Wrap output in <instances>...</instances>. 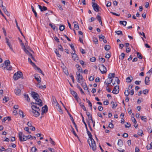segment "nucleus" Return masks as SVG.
I'll list each match as a JSON object with an SVG mask.
<instances>
[{
  "instance_id": "dca6fc26",
  "label": "nucleus",
  "mask_w": 152,
  "mask_h": 152,
  "mask_svg": "<svg viewBox=\"0 0 152 152\" xmlns=\"http://www.w3.org/2000/svg\"><path fill=\"white\" fill-rule=\"evenodd\" d=\"M38 7L39 9L41 11H44L47 10V8L46 7L43 6L42 7L41 6L39 5H38Z\"/></svg>"
},
{
  "instance_id": "1a4fd4ad",
  "label": "nucleus",
  "mask_w": 152,
  "mask_h": 152,
  "mask_svg": "<svg viewBox=\"0 0 152 152\" xmlns=\"http://www.w3.org/2000/svg\"><path fill=\"white\" fill-rule=\"evenodd\" d=\"M92 7L94 10L96 12H98L99 11V6L96 3L94 2H92Z\"/></svg>"
},
{
  "instance_id": "c9c22d12",
  "label": "nucleus",
  "mask_w": 152,
  "mask_h": 152,
  "mask_svg": "<svg viewBox=\"0 0 152 152\" xmlns=\"http://www.w3.org/2000/svg\"><path fill=\"white\" fill-rule=\"evenodd\" d=\"M119 23L120 24L125 26L127 22L126 21H120Z\"/></svg>"
},
{
  "instance_id": "2eb2a0df",
  "label": "nucleus",
  "mask_w": 152,
  "mask_h": 152,
  "mask_svg": "<svg viewBox=\"0 0 152 152\" xmlns=\"http://www.w3.org/2000/svg\"><path fill=\"white\" fill-rule=\"evenodd\" d=\"M39 110H33L32 113L34 114V115L35 117H38L40 115L39 111Z\"/></svg>"
},
{
  "instance_id": "c85d7f7f",
  "label": "nucleus",
  "mask_w": 152,
  "mask_h": 152,
  "mask_svg": "<svg viewBox=\"0 0 152 152\" xmlns=\"http://www.w3.org/2000/svg\"><path fill=\"white\" fill-rule=\"evenodd\" d=\"M93 41L95 44H98V41L97 39L95 37H93Z\"/></svg>"
},
{
  "instance_id": "39448f33",
  "label": "nucleus",
  "mask_w": 152,
  "mask_h": 152,
  "mask_svg": "<svg viewBox=\"0 0 152 152\" xmlns=\"http://www.w3.org/2000/svg\"><path fill=\"white\" fill-rule=\"evenodd\" d=\"M22 77V72L20 71H18L17 72L15 73L13 76V78L14 80H17Z\"/></svg>"
},
{
  "instance_id": "72a5a7b5",
  "label": "nucleus",
  "mask_w": 152,
  "mask_h": 152,
  "mask_svg": "<svg viewBox=\"0 0 152 152\" xmlns=\"http://www.w3.org/2000/svg\"><path fill=\"white\" fill-rule=\"evenodd\" d=\"M132 77H128L126 79V82L128 83H130L131 82V81L132 80Z\"/></svg>"
},
{
  "instance_id": "473e14b6",
  "label": "nucleus",
  "mask_w": 152,
  "mask_h": 152,
  "mask_svg": "<svg viewBox=\"0 0 152 152\" xmlns=\"http://www.w3.org/2000/svg\"><path fill=\"white\" fill-rule=\"evenodd\" d=\"M34 67H35V68H37L39 72L41 73L43 75H44V74L43 73L42 70L40 68L38 67L36 65V66H34Z\"/></svg>"
},
{
  "instance_id": "4c0bfd02",
  "label": "nucleus",
  "mask_w": 152,
  "mask_h": 152,
  "mask_svg": "<svg viewBox=\"0 0 152 152\" xmlns=\"http://www.w3.org/2000/svg\"><path fill=\"white\" fill-rule=\"evenodd\" d=\"M115 33L117 34V35H123V33L121 31H115Z\"/></svg>"
},
{
  "instance_id": "774afa93",
  "label": "nucleus",
  "mask_w": 152,
  "mask_h": 152,
  "mask_svg": "<svg viewBox=\"0 0 152 152\" xmlns=\"http://www.w3.org/2000/svg\"><path fill=\"white\" fill-rule=\"evenodd\" d=\"M24 130L26 131L28 133H30L31 132L29 131V129L28 127H26L24 128Z\"/></svg>"
},
{
  "instance_id": "aec40b11",
  "label": "nucleus",
  "mask_w": 152,
  "mask_h": 152,
  "mask_svg": "<svg viewBox=\"0 0 152 152\" xmlns=\"http://www.w3.org/2000/svg\"><path fill=\"white\" fill-rule=\"evenodd\" d=\"M75 67L78 70L77 72H82V69L81 67L78 64H77L75 65Z\"/></svg>"
},
{
  "instance_id": "4d7b16f0",
  "label": "nucleus",
  "mask_w": 152,
  "mask_h": 152,
  "mask_svg": "<svg viewBox=\"0 0 152 152\" xmlns=\"http://www.w3.org/2000/svg\"><path fill=\"white\" fill-rule=\"evenodd\" d=\"M55 53L56 54L57 56L59 57H60L61 56V55L59 53L58 51H57V49L55 51Z\"/></svg>"
},
{
  "instance_id": "e2e57ef3",
  "label": "nucleus",
  "mask_w": 152,
  "mask_h": 152,
  "mask_svg": "<svg viewBox=\"0 0 152 152\" xmlns=\"http://www.w3.org/2000/svg\"><path fill=\"white\" fill-rule=\"evenodd\" d=\"M90 61H91V62H94L96 60V59L95 57H93L91 58H90Z\"/></svg>"
},
{
  "instance_id": "c756f323",
  "label": "nucleus",
  "mask_w": 152,
  "mask_h": 152,
  "mask_svg": "<svg viewBox=\"0 0 152 152\" xmlns=\"http://www.w3.org/2000/svg\"><path fill=\"white\" fill-rule=\"evenodd\" d=\"M86 101L88 103V104L89 106L91 107V110H92V105L91 103L90 102V101L87 99H86Z\"/></svg>"
},
{
  "instance_id": "338daca9",
  "label": "nucleus",
  "mask_w": 152,
  "mask_h": 152,
  "mask_svg": "<svg viewBox=\"0 0 152 152\" xmlns=\"http://www.w3.org/2000/svg\"><path fill=\"white\" fill-rule=\"evenodd\" d=\"M2 29L3 30V32L4 35L5 36H7V33H6V31L5 28H2Z\"/></svg>"
},
{
  "instance_id": "a878e982",
  "label": "nucleus",
  "mask_w": 152,
  "mask_h": 152,
  "mask_svg": "<svg viewBox=\"0 0 152 152\" xmlns=\"http://www.w3.org/2000/svg\"><path fill=\"white\" fill-rule=\"evenodd\" d=\"M34 78L37 81L38 83H40L41 82V80L38 78V75L36 74L35 75Z\"/></svg>"
},
{
  "instance_id": "8fccbe9b",
  "label": "nucleus",
  "mask_w": 152,
  "mask_h": 152,
  "mask_svg": "<svg viewBox=\"0 0 152 152\" xmlns=\"http://www.w3.org/2000/svg\"><path fill=\"white\" fill-rule=\"evenodd\" d=\"M65 28V26L64 25H61L60 26L59 29L61 31H63Z\"/></svg>"
},
{
  "instance_id": "9d476101",
  "label": "nucleus",
  "mask_w": 152,
  "mask_h": 152,
  "mask_svg": "<svg viewBox=\"0 0 152 152\" xmlns=\"http://www.w3.org/2000/svg\"><path fill=\"white\" fill-rule=\"evenodd\" d=\"M119 92V86H115L114 88L112 91V93L115 94H117Z\"/></svg>"
},
{
  "instance_id": "f257e3e1",
  "label": "nucleus",
  "mask_w": 152,
  "mask_h": 152,
  "mask_svg": "<svg viewBox=\"0 0 152 152\" xmlns=\"http://www.w3.org/2000/svg\"><path fill=\"white\" fill-rule=\"evenodd\" d=\"M87 133L89 136V139L88 140V142L91 147L94 151L96 150V145L95 141L92 138V135L91 133L88 130V128L86 129Z\"/></svg>"
},
{
  "instance_id": "a19ab883",
  "label": "nucleus",
  "mask_w": 152,
  "mask_h": 152,
  "mask_svg": "<svg viewBox=\"0 0 152 152\" xmlns=\"http://www.w3.org/2000/svg\"><path fill=\"white\" fill-rule=\"evenodd\" d=\"M24 96V98L26 99L28 102H29L30 101V99L29 98L28 96V94H25Z\"/></svg>"
},
{
  "instance_id": "412c9836",
  "label": "nucleus",
  "mask_w": 152,
  "mask_h": 152,
  "mask_svg": "<svg viewBox=\"0 0 152 152\" xmlns=\"http://www.w3.org/2000/svg\"><path fill=\"white\" fill-rule=\"evenodd\" d=\"M15 22L16 23V26L18 28V29L19 30V31L20 32L21 34L22 35V36H23V37L24 38L25 37L23 35V33H22V31H21V30L20 29V28L19 27L18 25V23L17 22V21L16 20H15Z\"/></svg>"
},
{
  "instance_id": "bb28decb",
  "label": "nucleus",
  "mask_w": 152,
  "mask_h": 152,
  "mask_svg": "<svg viewBox=\"0 0 152 152\" xmlns=\"http://www.w3.org/2000/svg\"><path fill=\"white\" fill-rule=\"evenodd\" d=\"M80 106L81 108L83 110L85 111H86V107H85L84 103L80 102Z\"/></svg>"
},
{
  "instance_id": "09e8293b",
  "label": "nucleus",
  "mask_w": 152,
  "mask_h": 152,
  "mask_svg": "<svg viewBox=\"0 0 152 152\" xmlns=\"http://www.w3.org/2000/svg\"><path fill=\"white\" fill-rule=\"evenodd\" d=\"M82 82H81V85L83 88L85 87V86H87L86 83L83 82V81H82Z\"/></svg>"
},
{
  "instance_id": "5fc2aeb1",
  "label": "nucleus",
  "mask_w": 152,
  "mask_h": 152,
  "mask_svg": "<svg viewBox=\"0 0 152 152\" xmlns=\"http://www.w3.org/2000/svg\"><path fill=\"white\" fill-rule=\"evenodd\" d=\"M124 94L125 95V96H127L129 94V91L128 90H125V91L124 92Z\"/></svg>"
},
{
  "instance_id": "f704fd0d",
  "label": "nucleus",
  "mask_w": 152,
  "mask_h": 152,
  "mask_svg": "<svg viewBox=\"0 0 152 152\" xmlns=\"http://www.w3.org/2000/svg\"><path fill=\"white\" fill-rule=\"evenodd\" d=\"M99 61L100 62L104 63L105 62V60L104 58H99Z\"/></svg>"
},
{
  "instance_id": "f3484780",
  "label": "nucleus",
  "mask_w": 152,
  "mask_h": 152,
  "mask_svg": "<svg viewBox=\"0 0 152 152\" xmlns=\"http://www.w3.org/2000/svg\"><path fill=\"white\" fill-rule=\"evenodd\" d=\"M145 81V84L146 85H148L149 84L150 81L149 77L147 76L146 77Z\"/></svg>"
},
{
  "instance_id": "7ed1b4c3",
  "label": "nucleus",
  "mask_w": 152,
  "mask_h": 152,
  "mask_svg": "<svg viewBox=\"0 0 152 152\" xmlns=\"http://www.w3.org/2000/svg\"><path fill=\"white\" fill-rule=\"evenodd\" d=\"M10 64V62L9 60H7L5 61L4 63L1 64V67L3 68H3L4 69L11 70L12 69V67Z\"/></svg>"
},
{
  "instance_id": "58836bf2",
  "label": "nucleus",
  "mask_w": 152,
  "mask_h": 152,
  "mask_svg": "<svg viewBox=\"0 0 152 152\" xmlns=\"http://www.w3.org/2000/svg\"><path fill=\"white\" fill-rule=\"evenodd\" d=\"M77 88L80 90V91L81 92V94H84V93L82 89L79 86L78 84H77Z\"/></svg>"
},
{
  "instance_id": "7c9ffc66",
  "label": "nucleus",
  "mask_w": 152,
  "mask_h": 152,
  "mask_svg": "<svg viewBox=\"0 0 152 152\" xmlns=\"http://www.w3.org/2000/svg\"><path fill=\"white\" fill-rule=\"evenodd\" d=\"M49 25L51 26V28L54 30H57L58 28L57 27L55 26H53L52 24L50 23Z\"/></svg>"
},
{
  "instance_id": "6e6552de",
  "label": "nucleus",
  "mask_w": 152,
  "mask_h": 152,
  "mask_svg": "<svg viewBox=\"0 0 152 152\" xmlns=\"http://www.w3.org/2000/svg\"><path fill=\"white\" fill-rule=\"evenodd\" d=\"M31 104L32 105L31 108L33 110H40L39 107L37 106V104H38L37 103L32 102Z\"/></svg>"
},
{
  "instance_id": "a211bd4d",
  "label": "nucleus",
  "mask_w": 152,
  "mask_h": 152,
  "mask_svg": "<svg viewBox=\"0 0 152 152\" xmlns=\"http://www.w3.org/2000/svg\"><path fill=\"white\" fill-rule=\"evenodd\" d=\"M71 93L73 96L76 99H77L78 98L77 96V94L76 92L74 91H71Z\"/></svg>"
},
{
  "instance_id": "4468645a",
  "label": "nucleus",
  "mask_w": 152,
  "mask_h": 152,
  "mask_svg": "<svg viewBox=\"0 0 152 152\" xmlns=\"http://www.w3.org/2000/svg\"><path fill=\"white\" fill-rule=\"evenodd\" d=\"M15 93L17 95H19L21 94V90L18 88H16L15 90Z\"/></svg>"
},
{
  "instance_id": "680f3d73",
  "label": "nucleus",
  "mask_w": 152,
  "mask_h": 152,
  "mask_svg": "<svg viewBox=\"0 0 152 152\" xmlns=\"http://www.w3.org/2000/svg\"><path fill=\"white\" fill-rule=\"evenodd\" d=\"M74 27L77 30L79 28V26L77 23L76 24H74Z\"/></svg>"
},
{
  "instance_id": "ea45409f",
  "label": "nucleus",
  "mask_w": 152,
  "mask_h": 152,
  "mask_svg": "<svg viewBox=\"0 0 152 152\" xmlns=\"http://www.w3.org/2000/svg\"><path fill=\"white\" fill-rule=\"evenodd\" d=\"M9 97L5 96L3 99V102H6L9 100Z\"/></svg>"
},
{
  "instance_id": "c03bdc74",
  "label": "nucleus",
  "mask_w": 152,
  "mask_h": 152,
  "mask_svg": "<svg viewBox=\"0 0 152 152\" xmlns=\"http://www.w3.org/2000/svg\"><path fill=\"white\" fill-rule=\"evenodd\" d=\"M110 48V46L109 45H106L104 47V49L106 50H109Z\"/></svg>"
},
{
  "instance_id": "0eeeda50",
  "label": "nucleus",
  "mask_w": 152,
  "mask_h": 152,
  "mask_svg": "<svg viewBox=\"0 0 152 152\" xmlns=\"http://www.w3.org/2000/svg\"><path fill=\"white\" fill-rule=\"evenodd\" d=\"M99 69L102 74L106 73L107 72L106 68L103 64L99 65Z\"/></svg>"
},
{
  "instance_id": "6ab92c4d",
  "label": "nucleus",
  "mask_w": 152,
  "mask_h": 152,
  "mask_svg": "<svg viewBox=\"0 0 152 152\" xmlns=\"http://www.w3.org/2000/svg\"><path fill=\"white\" fill-rule=\"evenodd\" d=\"M113 81V79H107L104 82V83L108 85L111 83Z\"/></svg>"
},
{
  "instance_id": "052dcab7",
  "label": "nucleus",
  "mask_w": 152,
  "mask_h": 152,
  "mask_svg": "<svg viewBox=\"0 0 152 152\" xmlns=\"http://www.w3.org/2000/svg\"><path fill=\"white\" fill-rule=\"evenodd\" d=\"M148 132L151 133L152 132V127L150 126L148 127Z\"/></svg>"
},
{
  "instance_id": "f03ea898",
  "label": "nucleus",
  "mask_w": 152,
  "mask_h": 152,
  "mask_svg": "<svg viewBox=\"0 0 152 152\" xmlns=\"http://www.w3.org/2000/svg\"><path fill=\"white\" fill-rule=\"evenodd\" d=\"M31 95L33 98L35 100L36 102L39 106H42V103L41 100L38 99L39 95L38 94L34 91L31 92Z\"/></svg>"
},
{
  "instance_id": "49530a36",
  "label": "nucleus",
  "mask_w": 152,
  "mask_h": 152,
  "mask_svg": "<svg viewBox=\"0 0 152 152\" xmlns=\"http://www.w3.org/2000/svg\"><path fill=\"white\" fill-rule=\"evenodd\" d=\"M19 113L20 115H22V118H23L25 116V114H23V112L21 110H20L19 112Z\"/></svg>"
},
{
  "instance_id": "4be33fe9",
  "label": "nucleus",
  "mask_w": 152,
  "mask_h": 152,
  "mask_svg": "<svg viewBox=\"0 0 152 152\" xmlns=\"http://www.w3.org/2000/svg\"><path fill=\"white\" fill-rule=\"evenodd\" d=\"M118 145L121 147L123 145V142L122 140L121 139H119L118 140Z\"/></svg>"
},
{
  "instance_id": "bf43d9fd",
  "label": "nucleus",
  "mask_w": 152,
  "mask_h": 152,
  "mask_svg": "<svg viewBox=\"0 0 152 152\" xmlns=\"http://www.w3.org/2000/svg\"><path fill=\"white\" fill-rule=\"evenodd\" d=\"M148 91H149V90L148 89H145V90H144L143 91L142 93L146 95L148 93Z\"/></svg>"
},
{
  "instance_id": "13d9d810",
  "label": "nucleus",
  "mask_w": 152,
  "mask_h": 152,
  "mask_svg": "<svg viewBox=\"0 0 152 152\" xmlns=\"http://www.w3.org/2000/svg\"><path fill=\"white\" fill-rule=\"evenodd\" d=\"M96 19L98 20L99 22L102 21L101 17L98 15L96 16Z\"/></svg>"
},
{
  "instance_id": "de8ad7c7",
  "label": "nucleus",
  "mask_w": 152,
  "mask_h": 152,
  "mask_svg": "<svg viewBox=\"0 0 152 152\" xmlns=\"http://www.w3.org/2000/svg\"><path fill=\"white\" fill-rule=\"evenodd\" d=\"M80 63L81 64L83 67H85L86 66V64H84V61L82 60H80L79 61Z\"/></svg>"
},
{
  "instance_id": "864d4df0",
  "label": "nucleus",
  "mask_w": 152,
  "mask_h": 152,
  "mask_svg": "<svg viewBox=\"0 0 152 152\" xmlns=\"http://www.w3.org/2000/svg\"><path fill=\"white\" fill-rule=\"evenodd\" d=\"M31 150L32 152H37V149L35 147H33L31 149Z\"/></svg>"
},
{
  "instance_id": "20e7f679",
  "label": "nucleus",
  "mask_w": 152,
  "mask_h": 152,
  "mask_svg": "<svg viewBox=\"0 0 152 152\" xmlns=\"http://www.w3.org/2000/svg\"><path fill=\"white\" fill-rule=\"evenodd\" d=\"M19 138L20 140L22 142L23 141H25L28 139H33V137L30 135H29L27 136H26L25 138H22L23 137V132H20L18 133Z\"/></svg>"
},
{
  "instance_id": "cd10ccee",
  "label": "nucleus",
  "mask_w": 152,
  "mask_h": 152,
  "mask_svg": "<svg viewBox=\"0 0 152 152\" xmlns=\"http://www.w3.org/2000/svg\"><path fill=\"white\" fill-rule=\"evenodd\" d=\"M56 106L58 107V108H57V109L58 110V111L62 113H63L62 111L61 108V106L59 105L58 103H57V104H56Z\"/></svg>"
},
{
  "instance_id": "2f4dec72",
  "label": "nucleus",
  "mask_w": 152,
  "mask_h": 152,
  "mask_svg": "<svg viewBox=\"0 0 152 152\" xmlns=\"http://www.w3.org/2000/svg\"><path fill=\"white\" fill-rule=\"evenodd\" d=\"M31 8L33 12H34L35 15V16L36 17H37V13L34 10V8L32 5L31 6Z\"/></svg>"
},
{
  "instance_id": "393cba45",
  "label": "nucleus",
  "mask_w": 152,
  "mask_h": 152,
  "mask_svg": "<svg viewBox=\"0 0 152 152\" xmlns=\"http://www.w3.org/2000/svg\"><path fill=\"white\" fill-rule=\"evenodd\" d=\"M115 74L114 73H111L109 74L108 77L109 79H112V77L114 78L115 77Z\"/></svg>"
},
{
  "instance_id": "423d86ee",
  "label": "nucleus",
  "mask_w": 152,
  "mask_h": 152,
  "mask_svg": "<svg viewBox=\"0 0 152 152\" xmlns=\"http://www.w3.org/2000/svg\"><path fill=\"white\" fill-rule=\"evenodd\" d=\"M76 74L77 77L76 80L78 82L81 83V82H82V81L84 80L83 76L81 74H80L79 72H77Z\"/></svg>"
},
{
  "instance_id": "5701e85b",
  "label": "nucleus",
  "mask_w": 152,
  "mask_h": 152,
  "mask_svg": "<svg viewBox=\"0 0 152 152\" xmlns=\"http://www.w3.org/2000/svg\"><path fill=\"white\" fill-rule=\"evenodd\" d=\"M23 50L29 56H31L32 55V54L26 48H23Z\"/></svg>"
},
{
  "instance_id": "b1692460",
  "label": "nucleus",
  "mask_w": 152,
  "mask_h": 152,
  "mask_svg": "<svg viewBox=\"0 0 152 152\" xmlns=\"http://www.w3.org/2000/svg\"><path fill=\"white\" fill-rule=\"evenodd\" d=\"M72 58L74 61H75L76 60H77L78 59V57H77V54L75 53L73 54Z\"/></svg>"
},
{
  "instance_id": "79ce46f5",
  "label": "nucleus",
  "mask_w": 152,
  "mask_h": 152,
  "mask_svg": "<svg viewBox=\"0 0 152 152\" xmlns=\"http://www.w3.org/2000/svg\"><path fill=\"white\" fill-rule=\"evenodd\" d=\"M137 134L138 135L140 136H142L143 134V132L142 131L141 129H139L137 132Z\"/></svg>"
},
{
  "instance_id": "9b49d317",
  "label": "nucleus",
  "mask_w": 152,
  "mask_h": 152,
  "mask_svg": "<svg viewBox=\"0 0 152 152\" xmlns=\"http://www.w3.org/2000/svg\"><path fill=\"white\" fill-rule=\"evenodd\" d=\"M48 107L46 105H45L42 108V115L44 113H46L48 111Z\"/></svg>"
},
{
  "instance_id": "69168bd1",
  "label": "nucleus",
  "mask_w": 152,
  "mask_h": 152,
  "mask_svg": "<svg viewBox=\"0 0 152 152\" xmlns=\"http://www.w3.org/2000/svg\"><path fill=\"white\" fill-rule=\"evenodd\" d=\"M58 48L59 50L61 51H63V49L62 47V46L61 45H58Z\"/></svg>"
},
{
  "instance_id": "a18cd8bd",
  "label": "nucleus",
  "mask_w": 152,
  "mask_h": 152,
  "mask_svg": "<svg viewBox=\"0 0 152 152\" xmlns=\"http://www.w3.org/2000/svg\"><path fill=\"white\" fill-rule=\"evenodd\" d=\"M137 57L138 58H139L140 59H142V57L141 55V54L139 52H137Z\"/></svg>"
},
{
  "instance_id": "ddd939ff",
  "label": "nucleus",
  "mask_w": 152,
  "mask_h": 152,
  "mask_svg": "<svg viewBox=\"0 0 152 152\" xmlns=\"http://www.w3.org/2000/svg\"><path fill=\"white\" fill-rule=\"evenodd\" d=\"M86 114L88 117V119L90 120H91L92 122H94V121L92 119V115L88 112H86Z\"/></svg>"
},
{
  "instance_id": "6e6d98bb",
  "label": "nucleus",
  "mask_w": 152,
  "mask_h": 152,
  "mask_svg": "<svg viewBox=\"0 0 152 152\" xmlns=\"http://www.w3.org/2000/svg\"><path fill=\"white\" fill-rule=\"evenodd\" d=\"M63 71L65 73V74L66 75H68L69 73L68 71L67 70V69H63Z\"/></svg>"
},
{
  "instance_id": "f8f14e48",
  "label": "nucleus",
  "mask_w": 152,
  "mask_h": 152,
  "mask_svg": "<svg viewBox=\"0 0 152 152\" xmlns=\"http://www.w3.org/2000/svg\"><path fill=\"white\" fill-rule=\"evenodd\" d=\"M5 39L6 40V43H7V45L9 46L11 50H13L12 46L11 45L10 43L9 42V39L6 37H5Z\"/></svg>"
},
{
  "instance_id": "37998d69",
  "label": "nucleus",
  "mask_w": 152,
  "mask_h": 152,
  "mask_svg": "<svg viewBox=\"0 0 152 152\" xmlns=\"http://www.w3.org/2000/svg\"><path fill=\"white\" fill-rule=\"evenodd\" d=\"M28 61L30 62V63L32 65V66H36V65L32 61L31 59L30 58H28Z\"/></svg>"
},
{
  "instance_id": "e433bc0d",
  "label": "nucleus",
  "mask_w": 152,
  "mask_h": 152,
  "mask_svg": "<svg viewBox=\"0 0 152 152\" xmlns=\"http://www.w3.org/2000/svg\"><path fill=\"white\" fill-rule=\"evenodd\" d=\"M125 55V54L124 53H122L121 54V55L119 56V58L121 60H123L124 57Z\"/></svg>"
},
{
  "instance_id": "3c124183",
  "label": "nucleus",
  "mask_w": 152,
  "mask_h": 152,
  "mask_svg": "<svg viewBox=\"0 0 152 152\" xmlns=\"http://www.w3.org/2000/svg\"><path fill=\"white\" fill-rule=\"evenodd\" d=\"M141 119L143 121L145 122H146L147 120V118L145 116H142L141 118Z\"/></svg>"
},
{
  "instance_id": "603ef678",
  "label": "nucleus",
  "mask_w": 152,
  "mask_h": 152,
  "mask_svg": "<svg viewBox=\"0 0 152 152\" xmlns=\"http://www.w3.org/2000/svg\"><path fill=\"white\" fill-rule=\"evenodd\" d=\"M99 37L100 40L101 39L103 40L104 39L105 37L102 34H101L99 36Z\"/></svg>"
},
{
  "instance_id": "0e129e2a",
  "label": "nucleus",
  "mask_w": 152,
  "mask_h": 152,
  "mask_svg": "<svg viewBox=\"0 0 152 152\" xmlns=\"http://www.w3.org/2000/svg\"><path fill=\"white\" fill-rule=\"evenodd\" d=\"M0 7H1L2 8V10L5 13V12H7V10L6 9V8L3 5L2 6H1Z\"/></svg>"
}]
</instances>
